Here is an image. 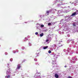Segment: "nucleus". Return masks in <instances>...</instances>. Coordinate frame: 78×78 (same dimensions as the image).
Returning <instances> with one entry per match:
<instances>
[{"label":"nucleus","instance_id":"1","mask_svg":"<svg viewBox=\"0 0 78 78\" xmlns=\"http://www.w3.org/2000/svg\"><path fill=\"white\" fill-rule=\"evenodd\" d=\"M51 10L47 11L45 13V16H48L49 12H51Z\"/></svg>","mask_w":78,"mask_h":78},{"label":"nucleus","instance_id":"2","mask_svg":"<svg viewBox=\"0 0 78 78\" xmlns=\"http://www.w3.org/2000/svg\"><path fill=\"white\" fill-rule=\"evenodd\" d=\"M17 67L16 68V70H18V69H20V68L21 67V66L20 65V64H19L17 65Z\"/></svg>","mask_w":78,"mask_h":78},{"label":"nucleus","instance_id":"3","mask_svg":"<svg viewBox=\"0 0 78 78\" xmlns=\"http://www.w3.org/2000/svg\"><path fill=\"white\" fill-rule=\"evenodd\" d=\"M7 72L8 73H11V69H10V68H8L7 70Z\"/></svg>","mask_w":78,"mask_h":78},{"label":"nucleus","instance_id":"4","mask_svg":"<svg viewBox=\"0 0 78 78\" xmlns=\"http://www.w3.org/2000/svg\"><path fill=\"white\" fill-rule=\"evenodd\" d=\"M55 76L56 78H58L59 76L57 74L55 73Z\"/></svg>","mask_w":78,"mask_h":78},{"label":"nucleus","instance_id":"5","mask_svg":"<svg viewBox=\"0 0 78 78\" xmlns=\"http://www.w3.org/2000/svg\"><path fill=\"white\" fill-rule=\"evenodd\" d=\"M76 12H74L73 14H72V16H75L76 15Z\"/></svg>","mask_w":78,"mask_h":78},{"label":"nucleus","instance_id":"6","mask_svg":"<svg viewBox=\"0 0 78 78\" xmlns=\"http://www.w3.org/2000/svg\"><path fill=\"white\" fill-rule=\"evenodd\" d=\"M44 36V33H42L40 35V37H42Z\"/></svg>","mask_w":78,"mask_h":78},{"label":"nucleus","instance_id":"7","mask_svg":"<svg viewBox=\"0 0 78 78\" xmlns=\"http://www.w3.org/2000/svg\"><path fill=\"white\" fill-rule=\"evenodd\" d=\"M48 46H46L45 47H44L43 48L44 49H47V48H48Z\"/></svg>","mask_w":78,"mask_h":78},{"label":"nucleus","instance_id":"8","mask_svg":"<svg viewBox=\"0 0 78 78\" xmlns=\"http://www.w3.org/2000/svg\"><path fill=\"white\" fill-rule=\"evenodd\" d=\"M75 12L76 13V15H77V14H78V10H76V12Z\"/></svg>","mask_w":78,"mask_h":78},{"label":"nucleus","instance_id":"9","mask_svg":"<svg viewBox=\"0 0 78 78\" xmlns=\"http://www.w3.org/2000/svg\"><path fill=\"white\" fill-rule=\"evenodd\" d=\"M41 27H44V25H43V24H41Z\"/></svg>","mask_w":78,"mask_h":78},{"label":"nucleus","instance_id":"10","mask_svg":"<svg viewBox=\"0 0 78 78\" xmlns=\"http://www.w3.org/2000/svg\"><path fill=\"white\" fill-rule=\"evenodd\" d=\"M73 27H76V24H75L74 23H73Z\"/></svg>","mask_w":78,"mask_h":78},{"label":"nucleus","instance_id":"11","mask_svg":"<svg viewBox=\"0 0 78 78\" xmlns=\"http://www.w3.org/2000/svg\"><path fill=\"white\" fill-rule=\"evenodd\" d=\"M48 53H51V51L50 50H49L48 51Z\"/></svg>","mask_w":78,"mask_h":78},{"label":"nucleus","instance_id":"12","mask_svg":"<svg viewBox=\"0 0 78 78\" xmlns=\"http://www.w3.org/2000/svg\"><path fill=\"white\" fill-rule=\"evenodd\" d=\"M51 25V23H48V26H49V25Z\"/></svg>","mask_w":78,"mask_h":78},{"label":"nucleus","instance_id":"13","mask_svg":"<svg viewBox=\"0 0 78 78\" xmlns=\"http://www.w3.org/2000/svg\"><path fill=\"white\" fill-rule=\"evenodd\" d=\"M10 78V76H9V75H8V76H7V78Z\"/></svg>","mask_w":78,"mask_h":78},{"label":"nucleus","instance_id":"14","mask_svg":"<svg viewBox=\"0 0 78 78\" xmlns=\"http://www.w3.org/2000/svg\"><path fill=\"white\" fill-rule=\"evenodd\" d=\"M35 34L36 35H37V34H38V33L37 32H36L35 33Z\"/></svg>","mask_w":78,"mask_h":78},{"label":"nucleus","instance_id":"15","mask_svg":"<svg viewBox=\"0 0 78 78\" xmlns=\"http://www.w3.org/2000/svg\"><path fill=\"white\" fill-rule=\"evenodd\" d=\"M10 61H12V58H11L10 59Z\"/></svg>","mask_w":78,"mask_h":78},{"label":"nucleus","instance_id":"16","mask_svg":"<svg viewBox=\"0 0 78 78\" xmlns=\"http://www.w3.org/2000/svg\"><path fill=\"white\" fill-rule=\"evenodd\" d=\"M48 41H49V40L48 39H47L46 41V42H48Z\"/></svg>","mask_w":78,"mask_h":78},{"label":"nucleus","instance_id":"17","mask_svg":"<svg viewBox=\"0 0 78 78\" xmlns=\"http://www.w3.org/2000/svg\"><path fill=\"white\" fill-rule=\"evenodd\" d=\"M5 78H8V76H5Z\"/></svg>","mask_w":78,"mask_h":78},{"label":"nucleus","instance_id":"18","mask_svg":"<svg viewBox=\"0 0 78 78\" xmlns=\"http://www.w3.org/2000/svg\"><path fill=\"white\" fill-rule=\"evenodd\" d=\"M13 53H16V51H13Z\"/></svg>","mask_w":78,"mask_h":78},{"label":"nucleus","instance_id":"19","mask_svg":"<svg viewBox=\"0 0 78 78\" xmlns=\"http://www.w3.org/2000/svg\"><path fill=\"white\" fill-rule=\"evenodd\" d=\"M68 78H71V76H69L68 77Z\"/></svg>","mask_w":78,"mask_h":78},{"label":"nucleus","instance_id":"20","mask_svg":"<svg viewBox=\"0 0 78 78\" xmlns=\"http://www.w3.org/2000/svg\"><path fill=\"white\" fill-rule=\"evenodd\" d=\"M67 67V66H65V67Z\"/></svg>","mask_w":78,"mask_h":78},{"label":"nucleus","instance_id":"21","mask_svg":"<svg viewBox=\"0 0 78 78\" xmlns=\"http://www.w3.org/2000/svg\"><path fill=\"white\" fill-rule=\"evenodd\" d=\"M23 49H24V48H25L24 47H23Z\"/></svg>","mask_w":78,"mask_h":78},{"label":"nucleus","instance_id":"22","mask_svg":"<svg viewBox=\"0 0 78 78\" xmlns=\"http://www.w3.org/2000/svg\"><path fill=\"white\" fill-rule=\"evenodd\" d=\"M52 64H53V63H52Z\"/></svg>","mask_w":78,"mask_h":78},{"label":"nucleus","instance_id":"23","mask_svg":"<svg viewBox=\"0 0 78 78\" xmlns=\"http://www.w3.org/2000/svg\"><path fill=\"white\" fill-rule=\"evenodd\" d=\"M1 46V45H0V47Z\"/></svg>","mask_w":78,"mask_h":78}]
</instances>
